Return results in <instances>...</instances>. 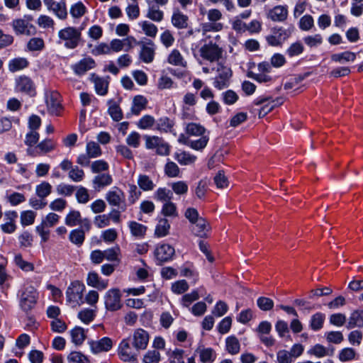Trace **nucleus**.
<instances>
[{
	"label": "nucleus",
	"instance_id": "obj_1",
	"mask_svg": "<svg viewBox=\"0 0 363 363\" xmlns=\"http://www.w3.org/2000/svg\"><path fill=\"white\" fill-rule=\"evenodd\" d=\"M81 30L72 26L64 28L58 31V43L67 49L76 48L81 40Z\"/></svg>",
	"mask_w": 363,
	"mask_h": 363
},
{
	"label": "nucleus",
	"instance_id": "obj_2",
	"mask_svg": "<svg viewBox=\"0 0 363 363\" xmlns=\"http://www.w3.org/2000/svg\"><path fill=\"white\" fill-rule=\"evenodd\" d=\"M102 154L99 145L94 141H89L86 145V154H81L77 157V162L83 167L90 164V159L96 158Z\"/></svg>",
	"mask_w": 363,
	"mask_h": 363
},
{
	"label": "nucleus",
	"instance_id": "obj_3",
	"mask_svg": "<svg viewBox=\"0 0 363 363\" xmlns=\"http://www.w3.org/2000/svg\"><path fill=\"white\" fill-rule=\"evenodd\" d=\"M147 149H155L156 153L161 156H167L170 153V146L162 138L158 136L145 137Z\"/></svg>",
	"mask_w": 363,
	"mask_h": 363
},
{
	"label": "nucleus",
	"instance_id": "obj_4",
	"mask_svg": "<svg viewBox=\"0 0 363 363\" xmlns=\"http://www.w3.org/2000/svg\"><path fill=\"white\" fill-rule=\"evenodd\" d=\"M216 71L217 76L214 79L213 86L219 90L227 88L232 77L231 69L222 63H218Z\"/></svg>",
	"mask_w": 363,
	"mask_h": 363
},
{
	"label": "nucleus",
	"instance_id": "obj_5",
	"mask_svg": "<svg viewBox=\"0 0 363 363\" xmlns=\"http://www.w3.org/2000/svg\"><path fill=\"white\" fill-rule=\"evenodd\" d=\"M293 32V27L284 28L283 27H274L272 29V34L266 37L269 45L278 46L287 40Z\"/></svg>",
	"mask_w": 363,
	"mask_h": 363
},
{
	"label": "nucleus",
	"instance_id": "obj_6",
	"mask_svg": "<svg viewBox=\"0 0 363 363\" xmlns=\"http://www.w3.org/2000/svg\"><path fill=\"white\" fill-rule=\"evenodd\" d=\"M118 355L120 359L128 363H138V352L130 347V340L123 339L118 347Z\"/></svg>",
	"mask_w": 363,
	"mask_h": 363
},
{
	"label": "nucleus",
	"instance_id": "obj_7",
	"mask_svg": "<svg viewBox=\"0 0 363 363\" xmlns=\"http://www.w3.org/2000/svg\"><path fill=\"white\" fill-rule=\"evenodd\" d=\"M85 290V286L79 281H74L71 283L66 291L67 301L81 305L84 303L83 299V293Z\"/></svg>",
	"mask_w": 363,
	"mask_h": 363
},
{
	"label": "nucleus",
	"instance_id": "obj_8",
	"mask_svg": "<svg viewBox=\"0 0 363 363\" xmlns=\"http://www.w3.org/2000/svg\"><path fill=\"white\" fill-rule=\"evenodd\" d=\"M200 55L202 58L209 62H216L221 57L223 49L216 43L209 42L200 48Z\"/></svg>",
	"mask_w": 363,
	"mask_h": 363
},
{
	"label": "nucleus",
	"instance_id": "obj_9",
	"mask_svg": "<svg viewBox=\"0 0 363 363\" xmlns=\"http://www.w3.org/2000/svg\"><path fill=\"white\" fill-rule=\"evenodd\" d=\"M104 304L106 310L116 311L121 308V294L118 289H109L104 296Z\"/></svg>",
	"mask_w": 363,
	"mask_h": 363
},
{
	"label": "nucleus",
	"instance_id": "obj_10",
	"mask_svg": "<svg viewBox=\"0 0 363 363\" xmlns=\"http://www.w3.org/2000/svg\"><path fill=\"white\" fill-rule=\"evenodd\" d=\"M45 98L48 111L52 115L58 116L62 110L60 94L55 91H46Z\"/></svg>",
	"mask_w": 363,
	"mask_h": 363
},
{
	"label": "nucleus",
	"instance_id": "obj_11",
	"mask_svg": "<svg viewBox=\"0 0 363 363\" xmlns=\"http://www.w3.org/2000/svg\"><path fill=\"white\" fill-rule=\"evenodd\" d=\"M105 199L110 206L120 207L122 211L125 210V194L119 188L113 187L107 191Z\"/></svg>",
	"mask_w": 363,
	"mask_h": 363
},
{
	"label": "nucleus",
	"instance_id": "obj_12",
	"mask_svg": "<svg viewBox=\"0 0 363 363\" xmlns=\"http://www.w3.org/2000/svg\"><path fill=\"white\" fill-rule=\"evenodd\" d=\"M12 27L17 35H31L35 33V28L28 18H18L13 21Z\"/></svg>",
	"mask_w": 363,
	"mask_h": 363
},
{
	"label": "nucleus",
	"instance_id": "obj_13",
	"mask_svg": "<svg viewBox=\"0 0 363 363\" xmlns=\"http://www.w3.org/2000/svg\"><path fill=\"white\" fill-rule=\"evenodd\" d=\"M149 339V334L146 330L142 328H138L135 330L133 333V346L137 351L144 350L147 347Z\"/></svg>",
	"mask_w": 363,
	"mask_h": 363
},
{
	"label": "nucleus",
	"instance_id": "obj_14",
	"mask_svg": "<svg viewBox=\"0 0 363 363\" xmlns=\"http://www.w3.org/2000/svg\"><path fill=\"white\" fill-rule=\"evenodd\" d=\"M37 293L33 287H28L21 296L20 305L25 311L31 310L36 303Z\"/></svg>",
	"mask_w": 363,
	"mask_h": 363
},
{
	"label": "nucleus",
	"instance_id": "obj_15",
	"mask_svg": "<svg viewBox=\"0 0 363 363\" xmlns=\"http://www.w3.org/2000/svg\"><path fill=\"white\" fill-rule=\"evenodd\" d=\"M174 253V247L168 244L160 245L155 250V256L160 264L170 260Z\"/></svg>",
	"mask_w": 363,
	"mask_h": 363
},
{
	"label": "nucleus",
	"instance_id": "obj_16",
	"mask_svg": "<svg viewBox=\"0 0 363 363\" xmlns=\"http://www.w3.org/2000/svg\"><path fill=\"white\" fill-rule=\"evenodd\" d=\"M198 355L202 363H213L217 357L216 351L211 347L199 345L194 351V356Z\"/></svg>",
	"mask_w": 363,
	"mask_h": 363
},
{
	"label": "nucleus",
	"instance_id": "obj_17",
	"mask_svg": "<svg viewBox=\"0 0 363 363\" xmlns=\"http://www.w3.org/2000/svg\"><path fill=\"white\" fill-rule=\"evenodd\" d=\"M288 14L287 6L278 5L268 11L267 17L274 22H284L286 20Z\"/></svg>",
	"mask_w": 363,
	"mask_h": 363
},
{
	"label": "nucleus",
	"instance_id": "obj_18",
	"mask_svg": "<svg viewBox=\"0 0 363 363\" xmlns=\"http://www.w3.org/2000/svg\"><path fill=\"white\" fill-rule=\"evenodd\" d=\"M140 59L145 63H151L155 58V48L152 40L144 43L140 42Z\"/></svg>",
	"mask_w": 363,
	"mask_h": 363
},
{
	"label": "nucleus",
	"instance_id": "obj_19",
	"mask_svg": "<svg viewBox=\"0 0 363 363\" xmlns=\"http://www.w3.org/2000/svg\"><path fill=\"white\" fill-rule=\"evenodd\" d=\"M91 350L94 354L109 351L113 346V342L109 337H103L99 340L89 342Z\"/></svg>",
	"mask_w": 363,
	"mask_h": 363
},
{
	"label": "nucleus",
	"instance_id": "obj_20",
	"mask_svg": "<svg viewBox=\"0 0 363 363\" xmlns=\"http://www.w3.org/2000/svg\"><path fill=\"white\" fill-rule=\"evenodd\" d=\"M95 66V61L91 57H85L74 65L72 69L76 74L82 75Z\"/></svg>",
	"mask_w": 363,
	"mask_h": 363
},
{
	"label": "nucleus",
	"instance_id": "obj_21",
	"mask_svg": "<svg viewBox=\"0 0 363 363\" xmlns=\"http://www.w3.org/2000/svg\"><path fill=\"white\" fill-rule=\"evenodd\" d=\"M49 11H52L59 18L65 19L67 16L66 4L64 1L55 2L54 0L45 4Z\"/></svg>",
	"mask_w": 363,
	"mask_h": 363
},
{
	"label": "nucleus",
	"instance_id": "obj_22",
	"mask_svg": "<svg viewBox=\"0 0 363 363\" xmlns=\"http://www.w3.org/2000/svg\"><path fill=\"white\" fill-rule=\"evenodd\" d=\"M172 25L178 29H184L188 27L189 17L179 9H175L171 18Z\"/></svg>",
	"mask_w": 363,
	"mask_h": 363
},
{
	"label": "nucleus",
	"instance_id": "obj_23",
	"mask_svg": "<svg viewBox=\"0 0 363 363\" xmlns=\"http://www.w3.org/2000/svg\"><path fill=\"white\" fill-rule=\"evenodd\" d=\"M5 216L7 221L1 225V229L5 233L11 234L16 230L15 220L18 216L17 213L16 211H9L5 213Z\"/></svg>",
	"mask_w": 363,
	"mask_h": 363
},
{
	"label": "nucleus",
	"instance_id": "obj_24",
	"mask_svg": "<svg viewBox=\"0 0 363 363\" xmlns=\"http://www.w3.org/2000/svg\"><path fill=\"white\" fill-rule=\"evenodd\" d=\"M201 15H206L207 20L213 24H223L220 21L223 18L222 12L218 9H211L206 10L203 6L199 8Z\"/></svg>",
	"mask_w": 363,
	"mask_h": 363
},
{
	"label": "nucleus",
	"instance_id": "obj_25",
	"mask_svg": "<svg viewBox=\"0 0 363 363\" xmlns=\"http://www.w3.org/2000/svg\"><path fill=\"white\" fill-rule=\"evenodd\" d=\"M86 284L99 290H104L108 286V281L101 280L98 274L94 272H91L88 274Z\"/></svg>",
	"mask_w": 363,
	"mask_h": 363
},
{
	"label": "nucleus",
	"instance_id": "obj_26",
	"mask_svg": "<svg viewBox=\"0 0 363 363\" xmlns=\"http://www.w3.org/2000/svg\"><path fill=\"white\" fill-rule=\"evenodd\" d=\"M112 182V177L108 173L99 174L92 180L94 188L96 190H100L105 186H109Z\"/></svg>",
	"mask_w": 363,
	"mask_h": 363
},
{
	"label": "nucleus",
	"instance_id": "obj_27",
	"mask_svg": "<svg viewBox=\"0 0 363 363\" xmlns=\"http://www.w3.org/2000/svg\"><path fill=\"white\" fill-rule=\"evenodd\" d=\"M191 230L196 236L203 238L206 235L207 232L209 231L210 227L207 221L201 218L198 220L192 223Z\"/></svg>",
	"mask_w": 363,
	"mask_h": 363
},
{
	"label": "nucleus",
	"instance_id": "obj_28",
	"mask_svg": "<svg viewBox=\"0 0 363 363\" xmlns=\"http://www.w3.org/2000/svg\"><path fill=\"white\" fill-rule=\"evenodd\" d=\"M16 87L18 91L31 95L35 92L33 83L31 79L27 77H19L17 80Z\"/></svg>",
	"mask_w": 363,
	"mask_h": 363
},
{
	"label": "nucleus",
	"instance_id": "obj_29",
	"mask_svg": "<svg viewBox=\"0 0 363 363\" xmlns=\"http://www.w3.org/2000/svg\"><path fill=\"white\" fill-rule=\"evenodd\" d=\"M91 80L94 84L95 90L98 94L101 96L106 94L108 86V82L106 79L92 74Z\"/></svg>",
	"mask_w": 363,
	"mask_h": 363
},
{
	"label": "nucleus",
	"instance_id": "obj_30",
	"mask_svg": "<svg viewBox=\"0 0 363 363\" xmlns=\"http://www.w3.org/2000/svg\"><path fill=\"white\" fill-rule=\"evenodd\" d=\"M167 60L169 64L174 66L186 67L187 65L186 61L184 59L181 52L177 49H174L171 51L167 56Z\"/></svg>",
	"mask_w": 363,
	"mask_h": 363
},
{
	"label": "nucleus",
	"instance_id": "obj_31",
	"mask_svg": "<svg viewBox=\"0 0 363 363\" xmlns=\"http://www.w3.org/2000/svg\"><path fill=\"white\" fill-rule=\"evenodd\" d=\"M356 60V54L350 51H345L340 53H335L331 55V60L335 62L344 64L349 62H354Z\"/></svg>",
	"mask_w": 363,
	"mask_h": 363
},
{
	"label": "nucleus",
	"instance_id": "obj_32",
	"mask_svg": "<svg viewBox=\"0 0 363 363\" xmlns=\"http://www.w3.org/2000/svg\"><path fill=\"white\" fill-rule=\"evenodd\" d=\"M363 326V311H355L350 316L347 328L351 329L355 327Z\"/></svg>",
	"mask_w": 363,
	"mask_h": 363
},
{
	"label": "nucleus",
	"instance_id": "obj_33",
	"mask_svg": "<svg viewBox=\"0 0 363 363\" xmlns=\"http://www.w3.org/2000/svg\"><path fill=\"white\" fill-rule=\"evenodd\" d=\"M128 227L131 235L134 237L141 238H143L146 233L147 227L136 221H130L128 223Z\"/></svg>",
	"mask_w": 363,
	"mask_h": 363
},
{
	"label": "nucleus",
	"instance_id": "obj_34",
	"mask_svg": "<svg viewBox=\"0 0 363 363\" xmlns=\"http://www.w3.org/2000/svg\"><path fill=\"white\" fill-rule=\"evenodd\" d=\"M174 158L182 165L191 164L194 163L196 160V156L185 151L175 153Z\"/></svg>",
	"mask_w": 363,
	"mask_h": 363
},
{
	"label": "nucleus",
	"instance_id": "obj_35",
	"mask_svg": "<svg viewBox=\"0 0 363 363\" xmlns=\"http://www.w3.org/2000/svg\"><path fill=\"white\" fill-rule=\"evenodd\" d=\"M82 221V216L79 211L76 210L70 211L66 216L65 222L68 226L73 227L79 225Z\"/></svg>",
	"mask_w": 363,
	"mask_h": 363
},
{
	"label": "nucleus",
	"instance_id": "obj_36",
	"mask_svg": "<svg viewBox=\"0 0 363 363\" xmlns=\"http://www.w3.org/2000/svg\"><path fill=\"white\" fill-rule=\"evenodd\" d=\"M56 144L50 139H45L39 143L36 149L38 150V154L45 155L51 151H52L55 148Z\"/></svg>",
	"mask_w": 363,
	"mask_h": 363
},
{
	"label": "nucleus",
	"instance_id": "obj_37",
	"mask_svg": "<svg viewBox=\"0 0 363 363\" xmlns=\"http://www.w3.org/2000/svg\"><path fill=\"white\" fill-rule=\"evenodd\" d=\"M225 347L230 354H238L240 350L239 340L235 336L227 337L225 340Z\"/></svg>",
	"mask_w": 363,
	"mask_h": 363
},
{
	"label": "nucleus",
	"instance_id": "obj_38",
	"mask_svg": "<svg viewBox=\"0 0 363 363\" xmlns=\"http://www.w3.org/2000/svg\"><path fill=\"white\" fill-rule=\"evenodd\" d=\"M147 104V101L143 96L138 95L135 96L131 108L132 112L135 115H138L140 112L145 108Z\"/></svg>",
	"mask_w": 363,
	"mask_h": 363
},
{
	"label": "nucleus",
	"instance_id": "obj_39",
	"mask_svg": "<svg viewBox=\"0 0 363 363\" xmlns=\"http://www.w3.org/2000/svg\"><path fill=\"white\" fill-rule=\"evenodd\" d=\"M138 184L145 191H152L155 186L150 177L145 174H140L138 176Z\"/></svg>",
	"mask_w": 363,
	"mask_h": 363
},
{
	"label": "nucleus",
	"instance_id": "obj_40",
	"mask_svg": "<svg viewBox=\"0 0 363 363\" xmlns=\"http://www.w3.org/2000/svg\"><path fill=\"white\" fill-rule=\"evenodd\" d=\"M172 192L166 188H159L154 194V198L161 202H168L172 199Z\"/></svg>",
	"mask_w": 363,
	"mask_h": 363
},
{
	"label": "nucleus",
	"instance_id": "obj_41",
	"mask_svg": "<svg viewBox=\"0 0 363 363\" xmlns=\"http://www.w3.org/2000/svg\"><path fill=\"white\" fill-rule=\"evenodd\" d=\"M69 238L73 244L81 246L85 239L84 231L82 229L72 230L69 233Z\"/></svg>",
	"mask_w": 363,
	"mask_h": 363
},
{
	"label": "nucleus",
	"instance_id": "obj_42",
	"mask_svg": "<svg viewBox=\"0 0 363 363\" xmlns=\"http://www.w3.org/2000/svg\"><path fill=\"white\" fill-rule=\"evenodd\" d=\"M52 191V186L48 182H43L35 187V194L40 199H45Z\"/></svg>",
	"mask_w": 363,
	"mask_h": 363
},
{
	"label": "nucleus",
	"instance_id": "obj_43",
	"mask_svg": "<svg viewBox=\"0 0 363 363\" xmlns=\"http://www.w3.org/2000/svg\"><path fill=\"white\" fill-rule=\"evenodd\" d=\"M143 33L148 37L155 38L157 33V27L152 23L144 21L140 23Z\"/></svg>",
	"mask_w": 363,
	"mask_h": 363
},
{
	"label": "nucleus",
	"instance_id": "obj_44",
	"mask_svg": "<svg viewBox=\"0 0 363 363\" xmlns=\"http://www.w3.org/2000/svg\"><path fill=\"white\" fill-rule=\"evenodd\" d=\"M325 316L321 313H316L311 316L310 326L313 330H318L323 328Z\"/></svg>",
	"mask_w": 363,
	"mask_h": 363
},
{
	"label": "nucleus",
	"instance_id": "obj_45",
	"mask_svg": "<svg viewBox=\"0 0 363 363\" xmlns=\"http://www.w3.org/2000/svg\"><path fill=\"white\" fill-rule=\"evenodd\" d=\"M303 42L309 48H315L323 43V38L320 34L317 33L304 37Z\"/></svg>",
	"mask_w": 363,
	"mask_h": 363
},
{
	"label": "nucleus",
	"instance_id": "obj_46",
	"mask_svg": "<svg viewBox=\"0 0 363 363\" xmlns=\"http://www.w3.org/2000/svg\"><path fill=\"white\" fill-rule=\"evenodd\" d=\"M72 342L77 345H81L85 340V333L83 328L75 327L70 332Z\"/></svg>",
	"mask_w": 363,
	"mask_h": 363
},
{
	"label": "nucleus",
	"instance_id": "obj_47",
	"mask_svg": "<svg viewBox=\"0 0 363 363\" xmlns=\"http://www.w3.org/2000/svg\"><path fill=\"white\" fill-rule=\"evenodd\" d=\"M186 132L192 136H201L205 135L206 129L199 124L191 123L186 127Z\"/></svg>",
	"mask_w": 363,
	"mask_h": 363
},
{
	"label": "nucleus",
	"instance_id": "obj_48",
	"mask_svg": "<svg viewBox=\"0 0 363 363\" xmlns=\"http://www.w3.org/2000/svg\"><path fill=\"white\" fill-rule=\"evenodd\" d=\"M36 213L33 211H24L21 213V223L23 226L32 225L35 219Z\"/></svg>",
	"mask_w": 363,
	"mask_h": 363
},
{
	"label": "nucleus",
	"instance_id": "obj_49",
	"mask_svg": "<svg viewBox=\"0 0 363 363\" xmlns=\"http://www.w3.org/2000/svg\"><path fill=\"white\" fill-rule=\"evenodd\" d=\"M69 363H89V358L80 352L74 351L67 356Z\"/></svg>",
	"mask_w": 363,
	"mask_h": 363
},
{
	"label": "nucleus",
	"instance_id": "obj_50",
	"mask_svg": "<svg viewBox=\"0 0 363 363\" xmlns=\"http://www.w3.org/2000/svg\"><path fill=\"white\" fill-rule=\"evenodd\" d=\"M174 123L167 117L160 118L157 122V128L160 131L172 132Z\"/></svg>",
	"mask_w": 363,
	"mask_h": 363
},
{
	"label": "nucleus",
	"instance_id": "obj_51",
	"mask_svg": "<svg viewBox=\"0 0 363 363\" xmlns=\"http://www.w3.org/2000/svg\"><path fill=\"white\" fill-rule=\"evenodd\" d=\"M28 61L25 58H15L9 64V70L14 72L21 70L28 66Z\"/></svg>",
	"mask_w": 363,
	"mask_h": 363
},
{
	"label": "nucleus",
	"instance_id": "obj_52",
	"mask_svg": "<svg viewBox=\"0 0 363 363\" xmlns=\"http://www.w3.org/2000/svg\"><path fill=\"white\" fill-rule=\"evenodd\" d=\"M146 16L153 21L160 22L163 19L164 13L157 7L152 6L148 9Z\"/></svg>",
	"mask_w": 363,
	"mask_h": 363
},
{
	"label": "nucleus",
	"instance_id": "obj_53",
	"mask_svg": "<svg viewBox=\"0 0 363 363\" xmlns=\"http://www.w3.org/2000/svg\"><path fill=\"white\" fill-rule=\"evenodd\" d=\"M45 47L44 40L40 38H30L27 43V48L30 51H40Z\"/></svg>",
	"mask_w": 363,
	"mask_h": 363
},
{
	"label": "nucleus",
	"instance_id": "obj_54",
	"mask_svg": "<svg viewBox=\"0 0 363 363\" xmlns=\"http://www.w3.org/2000/svg\"><path fill=\"white\" fill-rule=\"evenodd\" d=\"M108 104V113L111 118L116 121H119L121 120L123 118V114L118 105H117L116 103L113 101H110Z\"/></svg>",
	"mask_w": 363,
	"mask_h": 363
},
{
	"label": "nucleus",
	"instance_id": "obj_55",
	"mask_svg": "<svg viewBox=\"0 0 363 363\" xmlns=\"http://www.w3.org/2000/svg\"><path fill=\"white\" fill-rule=\"evenodd\" d=\"M16 264L25 272H30L34 269L33 264L24 260L21 254H16L14 257Z\"/></svg>",
	"mask_w": 363,
	"mask_h": 363
},
{
	"label": "nucleus",
	"instance_id": "obj_56",
	"mask_svg": "<svg viewBox=\"0 0 363 363\" xmlns=\"http://www.w3.org/2000/svg\"><path fill=\"white\" fill-rule=\"evenodd\" d=\"M161 359L160 353L155 350L147 351L143 356V363H159Z\"/></svg>",
	"mask_w": 363,
	"mask_h": 363
},
{
	"label": "nucleus",
	"instance_id": "obj_57",
	"mask_svg": "<svg viewBox=\"0 0 363 363\" xmlns=\"http://www.w3.org/2000/svg\"><path fill=\"white\" fill-rule=\"evenodd\" d=\"M86 12V9L84 4L81 1H79L74 5H72L70 8V13L72 17L79 18L85 14Z\"/></svg>",
	"mask_w": 363,
	"mask_h": 363
},
{
	"label": "nucleus",
	"instance_id": "obj_58",
	"mask_svg": "<svg viewBox=\"0 0 363 363\" xmlns=\"http://www.w3.org/2000/svg\"><path fill=\"white\" fill-rule=\"evenodd\" d=\"M68 177L74 182H80L84 178V172L79 167L74 166L69 171Z\"/></svg>",
	"mask_w": 363,
	"mask_h": 363
},
{
	"label": "nucleus",
	"instance_id": "obj_59",
	"mask_svg": "<svg viewBox=\"0 0 363 363\" xmlns=\"http://www.w3.org/2000/svg\"><path fill=\"white\" fill-rule=\"evenodd\" d=\"M170 186L172 189V191L177 194V195H184L188 191V185L184 181H178L176 182H172L170 184Z\"/></svg>",
	"mask_w": 363,
	"mask_h": 363
},
{
	"label": "nucleus",
	"instance_id": "obj_60",
	"mask_svg": "<svg viewBox=\"0 0 363 363\" xmlns=\"http://www.w3.org/2000/svg\"><path fill=\"white\" fill-rule=\"evenodd\" d=\"M160 41L162 44L167 48L173 45L175 38L169 30H165L160 35Z\"/></svg>",
	"mask_w": 363,
	"mask_h": 363
},
{
	"label": "nucleus",
	"instance_id": "obj_61",
	"mask_svg": "<svg viewBox=\"0 0 363 363\" xmlns=\"http://www.w3.org/2000/svg\"><path fill=\"white\" fill-rule=\"evenodd\" d=\"M169 224L167 219H161L155 229V235L158 237H164L168 234Z\"/></svg>",
	"mask_w": 363,
	"mask_h": 363
},
{
	"label": "nucleus",
	"instance_id": "obj_62",
	"mask_svg": "<svg viewBox=\"0 0 363 363\" xmlns=\"http://www.w3.org/2000/svg\"><path fill=\"white\" fill-rule=\"evenodd\" d=\"M208 186V181L207 179H204L199 182L195 189V194L198 199H202L204 198L207 192Z\"/></svg>",
	"mask_w": 363,
	"mask_h": 363
},
{
	"label": "nucleus",
	"instance_id": "obj_63",
	"mask_svg": "<svg viewBox=\"0 0 363 363\" xmlns=\"http://www.w3.org/2000/svg\"><path fill=\"white\" fill-rule=\"evenodd\" d=\"M208 140L209 138L208 135H203L198 140H191V141L189 143V147L196 150H201L207 145Z\"/></svg>",
	"mask_w": 363,
	"mask_h": 363
},
{
	"label": "nucleus",
	"instance_id": "obj_64",
	"mask_svg": "<svg viewBox=\"0 0 363 363\" xmlns=\"http://www.w3.org/2000/svg\"><path fill=\"white\" fill-rule=\"evenodd\" d=\"M314 26V20L311 15H304L299 21V28L304 31L310 30Z\"/></svg>",
	"mask_w": 363,
	"mask_h": 363
}]
</instances>
